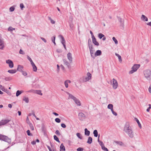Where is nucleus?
Returning a JSON list of instances; mask_svg holds the SVG:
<instances>
[{"mask_svg":"<svg viewBox=\"0 0 151 151\" xmlns=\"http://www.w3.org/2000/svg\"><path fill=\"white\" fill-rule=\"evenodd\" d=\"M123 131L125 132L131 138H133L134 137V133L132 129L130 126L129 123L126 122L124 124L123 128Z\"/></svg>","mask_w":151,"mask_h":151,"instance_id":"f257e3e1","label":"nucleus"},{"mask_svg":"<svg viewBox=\"0 0 151 151\" xmlns=\"http://www.w3.org/2000/svg\"><path fill=\"white\" fill-rule=\"evenodd\" d=\"M66 93L69 95L68 99H73L75 101V103L78 106L81 105V103L80 101L77 99L75 97H74L72 94H70L68 92H66Z\"/></svg>","mask_w":151,"mask_h":151,"instance_id":"f03ea898","label":"nucleus"},{"mask_svg":"<svg viewBox=\"0 0 151 151\" xmlns=\"http://www.w3.org/2000/svg\"><path fill=\"white\" fill-rule=\"evenodd\" d=\"M145 77L147 79L150 80L151 79V71L149 70H147L144 72Z\"/></svg>","mask_w":151,"mask_h":151,"instance_id":"7ed1b4c3","label":"nucleus"},{"mask_svg":"<svg viewBox=\"0 0 151 151\" xmlns=\"http://www.w3.org/2000/svg\"><path fill=\"white\" fill-rule=\"evenodd\" d=\"M0 140L3 141H4L7 142L9 143H10L11 140L8 137L0 134Z\"/></svg>","mask_w":151,"mask_h":151,"instance_id":"20e7f679","label":"nucleus"},{"mask_svg":"<svg viewBox=\"0 0 151 151\" xmlns=\"http://www.w3.org/2000/svg\"><path fill=\"white\" fill-rule=\"evenodd\" d=\"M140 66V65L139 64H134L132 67V70L129 72V74H131L136 71L139 68Z\"/></svg>","mask_w":151,"mask_h":151,"instance_id":"39448f33","label":"nucleus"},{"mask_svg":"<svg viewBox=\"0 0 151 151\" xmlns=\"http://www.w3.org/2000/svg\"><path fill=\"white\" fill-rule=\"evenodd\" d=\"M10 121V120L8 119L2 120L0 122V126L6 124Z\"/></svg>","mask_w":151,"mask_h":151,"instance_id":"423d86ee","label":"nucleus"},{"mask_svg":"<svg viewBox=\"0 0 151 151\" xmlns=\"http://www.w3.org/2000/svg\"><path fill=\"white\" fill-rule=\"evenodd\" d=\"M87 76H88V77H86L83 78V82H86L87 81H88L90 79H91V75L89 72H88L87 73Z\"/></svg>","mask_w":151,"mask_h":151,"instance_id":"0eeeda50","label":"nucleus"},{"mask_svg":"<svg viewBox=\"0 0 151 151\" xmlns=\"http://www.w3.org/2000/svg\"><path fill=\"white\" fill-rule=\"evenodd\" d=\"M113 80V84H112V86H113V88L115 89H116L118 86V83L117 81L115 80L114 78H113L112 79Z\"/></svg>","mask_w":151,"mask_h":151,"instance_id":"6e6552de","label":"nucleus"},{"mask_svg":"<svg viewBox=\"0 0 151 151\" xmlns=\"http://www.w3.org/2000/svg\"><path fill=\"white\" fill-rule=\"evenodd\" d=\"M6 63L9 64V67L10 68H12L14 66V64L13 62L10 60H6Z\"/></svg>","mask_w":151,"mask_h":151,"instance_id":"1a4fd4ad","label":"nucleus"},{"mask_svg":"<svg viewBox=\"0 0 151 151\" xmlns=\"http://www.w3.org/2000/svg\"><path fill=\"white\" fill-rule=\"evenodd\" d=\"M78 116L80 120H82L86 118L85 114L82 112H80L79 113Z\"/></svg>","mask_w":151,"mask_h":151,"instance_id":"9d476101","label":"nucleus"},{"mask_svg":"<svg viewBox=\"0 0 151 151\" xmlns=\"http://www.w3.org/2000/svg\"><path fill=\"white\" fill-rule=\"evenodd\" d=\"M4 47V45L3 39L0 38V49H3Z\"/></svg>","mask_w":151,"mask_h":151,"instance_id":"9b49d317","label":"nucleus"},{"mask_svg":"<svg viewBox=\"0 0 151 151\" xmlns=\"http://www.w3.org/2000/svg\"><path fill=\"white\" fill-rule=\"evenodd\" d=\"M63 61L64 64L67 66L69 69H70L71 68V66H70V64L65 59H64Z\"/></svg>","mask_w":151,"mask_h":151,"instance_id":"f8f14e48","label":"nucleus"},{"mask_svg":"<svg viewBox=\"0 0 151 151\" xmlns=\"http://www.w3.org/2000/svg\"><path fill=\"white\" fill-rule=\"evenodd\" d=\"M92 40L93 43L95 45L98 46L99 45V42L97 41L95 37L92 38Z\"/></svg>","mask_w":151,"mask_h":151,"instance_id":"ddd939ff","label":"nucleus"},{"mask_svg":"<svg viewBox=\"0 0 151 151\" xmlns=\"http://www.w3.org/2000/svg\"><path fill=\"white\" fill-rule=\"evenodd\" d=\"M67 56L68 59L70 62V63H71L72 61V58L71 53L70 52L68 53L67 54Z\"/></svg>","mask_w":151,"mask_h":151,"instance_id":"4468645a","label":"nucleus"},{"mask_svg":"<svg viewBox=\"0 0 151 151\" xmlns=\"http://www.w3.org/2000/svg\"><path fill=\"white\" fill-rule=\"evenodd\" d=\"M59 37L61 39V42L62 44H65V41L63 37L61 35H59Z\"/></svg>","mask_w":151,"mask_h":151,"instance_id":"2eb2a0df","label":"nucleus"},{"mask_svg":"<svg viewBox=\"0 0 151 151\" xmlns=\"http://www.w3.org/2000/svg\"><path fill=\"white\" fill-rule=\"evenodd\" d=\"M118 19L119 22L120 23V26L123 27L124 26V20H122L121 18L119 17H118Z\"/></svg>","mask_w":151,"mask_h":151,"instance_id":"dca6fc26","label":"nucleus"},{"mask_svg":"<svg viewBox=\"0 0 151 151\" xmlns=\"http://www.w3.org/2000/svg\"><path fill=\"white\" fill-rule=\"evenodd\" d=\"M23 68L24 67L22 65H18L17 70L19 72H21L23 71Z\"/></svg>","mask_w":151,"mask_h":151,"instance_id":"f3484780","label":"nucleus"},{"mask_svg":"<svg viewBox=\"0 0 151 151\" xmlns=\"http://www.w3.org/2000/svg\"><path fill=\"white\" fill-rule=\"evenodd\" d=\"M65 148L63 144L62 143L60 146V151H65Z\"/></svg>","mask_w":151,"mask_h":151,"instance_id":"a211bd4d","label":"nucleus"},{"mask_svg":"<svg viewBox=\"0 0 151 151\" xmlns=\"http://www.w3.org/2000/svg\"><path fill=\"white\" fill-rule=\"evenodd\" d=\"M102 52L101 50H98L96 51V52L95 53V55L96 57L97 56H100L101 55Z\"/></svg>","mask_w":151,"mask_h":151,"instance_id":"6ab92c4d","label":"nucleus"},{"mask_svg":"<svg viewBox=\"0 0 151 151\" xmlns=\"http://www.w3.org/2000/svg\"><path fill=\"white\" fill-rule=\"evenodd\" d=\"M90 134V132L87 128L85 129V134L87 136H89Z\"/></svg>","mask_w":151,"mask_h":151,"instance_id":"aec40b11","label":"nucleus"},{"mask_svg":"<svg viewBox=\"0 0 151 151\" xmlns=\"http://www.w3.org/2000/svg\"><path fill=\"white\" fill-rule=\"evenodd\" d=\"M141 19L144 21H147L148 19L147 17L144 15H142L141 17Z\"/></svg>","mask_w":151,"mask_h":151,"instance_id":"412c9836","label":"nucleus"},{"mask_svg":"<svg viewBox=\"0 0 151 151\" xmlns=\"http://www.w3.org/2000/svg\"><path fill=\"white\" fill-rule=\"evenodd\" d=\"M71 81L69 80H67L65 81L64 84L66 88H67L68 87V83H70Z\"/></svg>","mask_w":151,"mask_h":151,"instance_id":"4be33fe9","label":"nucleus"},{"mask_svg":"<svg viewBox=\"0 0 151 151\" xmlns=\"http://www.w3.org/2000/svg\"><path fill=\"white\" fill-rule=\"evenodd\" d=\"M92 142V138L91 137H89L88 138L87 143L89 144H90Z\"/></svg>","mask_w":151,"mask_h":151,"instance_id":"5701e85b","label":"nucleus"},{"mask_svg":"<svg viewBox=\"0 0 151 151\" xmlns=\"http://www.w3.org/2000/svg\"><path fill=\"white\" fill-rule=\"evenodd\" d=\"M88 47L91 54H93L94 50H93V46H91Z\"/></svg>","mask_w":151,"mask_h":151,"instance_id":"b1692460","label":"nucleus"},{"mask_svg":"<svg viewBox=\"0 0 151 151\" xmlns=\"http://www.w3.org/2000/svg\"><path fill=\"white\" fill-rule=\"evenodd\" d=\"M17 72V70L15 69L10 70L8 71V72L10 73H14Z\"/></svg>","mask_w":151,"mask_h":151,"instance_id":"393cba45","label":"nucleus"},{"mask_svg":"<svg viewBox=\"0 0 151 151\" xmlns=\"http://www.w3.org/2000/svg\"><path fill=\"white\" fill-rule=\"evenodd\" d=\"M23 92L22 91L18 90L17 91L16 93V96L17 97L19 96Z\"/></svg>","mask_w":151,"mask_h":151,"instance_id":"a878e982","label":"nucleus"},{"mask_svg":"<svg viewBox=\"0 0 151 151\" xmlns=\"http://www.w3.org/2000/svg\"><path fill=\"white\" fill-rule=\"evenodd\" d=\"M33 68V70L34 72H36L37 70V68L35 63L32 65Z\"/></svg>","mask_w":151,"mask_h":151,"instance_id":"bb28decb","label":"nucleus"},{"mask_svg":"<svg viewBox=\"0 0 151 151\" xmlns=\"http://www.w3.org/2000/svg\"><path fill=\"white\" fill-rule=\"evenodd\" d=\"M93 134L94 136L97 137L98 136V133L97 130L96 129L94 130L93 132Z\"/></svg>","mask_w":151,"mask_h":151,"instance_id":"cd10ccee","label":"nucleus"},{"mask_svg":"<svg viewBox=\"0 0 151 151\" xmlns=\"http://www.w3.org/2000/svg\"><path fill=\"white\" fill-rule=\"evenodd\" d=\"M23 100L25 101L27 103H28L29 101V99L28 97H24L23 98Z\"/></svg>","mask_w":151,"mask_h":151,"instance_id":"c85d7f7f","label":"nucleus"},{"mask_svg":"<svg viewBox=\"0 0 151 151\" xmlns=\"http://www.w3.org/2000/svg\"><path fill=\"white\" fill-rule=\"evenodd\" d=\"M135 120L136 121L139 127L141 128L142 127L141 125V124L140 123L138 119L136 118H135Z\"/></svg>","mask_w":151,"mask_h":151,"instance_id":"c756f323","label":"nucleus"},{"mask_svg":"<svg viewBox=\"0 0 151 151\" xmlns=\"http://www.w3.org/2000/svg\"><path fill=\"white\" fill-rule=\"evenodd\" d=\"M88 47L90 46H93V45L91 43V41L90 39H89L88 40Z\"/></svg>","mask_w":151,"mask_h":151,"instance_id":"7c9ffc66","label":"nucleus"},{"mask_svg":"<svg viewBox=\"0 0 151 151\" xmlns=\"http://www.w3.org/2000/svg\"><path fill=\"white\" fill-rule=\"evenodd\" d=\"M41 128L42 132L44 133H45L46 132V129L45 126L44 125H42Z\"/></svg>","mask_w":151,"mask_h":151,"instance_id":"2f4dec72","label":"nucleus"},{"mask_svg":"<svg viewBox=\"0 0 151 151\" xmlns=\"http://www.w3.org/2000/svg\"><path fill=\"white\" fill-rule=\"evenodd\" d=\"M55 36L54 35L52 37V42L54 43L55 45H56V43L55 42Z\"/></svg>","mask_w":151,"mask_h":151,"instance_id":"473e14b6","label":"nucleus"},{"mask_svg":"<svg viewBox=\"0 0 151 151\" xmlns=\"http://www.w3.org/2000/svg\"><path fill=\"white\" fill-rule=\"evenodd\" d=\"M76 135L77 137L80 139H82L83 137L81 134L79 133H76Z\"/></svg>","mask_w":151,"mask_h":151,"instance_id":"72a5a7b5","label":"nucleus"},{"mask_svg":"<svg viewBox=\"0 0 151 151\" xmlns=\"http://www.w3.org/2000/svg\"><path fill=\"white\" fill-rule=\"evenodd\" d=\"M53 137H54V139L55 140H56V141H57L58 142H60V141L59 140L58 138L57 137V136L56 135H54L53 136Z\"/></svg>","mask_w":151,"mask_h":151,"instance_id":"f704fd0d","label":"nucleus"},{"mask_svg":"<svg viewBox=\"0 0 151 151\" xmlns=\"http://www.w3.org/2000/svg\"><path fill=\"white\" fill-rule=\"evenodd\" d=\"M98 37L100 39H101L103 37H104V35L102 33H100L98 34Z\"/></svg>","mask_w":151,"mask_h":151,"instance_id":"c9c22d12","label":"nucleus"},{"mask_svg":"<svg viewBox=\"0 0 151 151\" xmlns=\"http://www.w3.org/2000/svg\"><path fill=\"white\" fill-rule=\"evenodd\" d=\"M108 108L111 110L113 109V105L111 104H109L108 106Z\"/></svg>","mask_w":151,"mask_h":151,"instance_id":"e433bc0d","label":"nucleus"},{"mask_svg":"<svg viewBox=\"0 0 151 151\" xmlns=\"http://www.w3.org/2000/svg\"><path fill=\"white\" fill-rule=\"evenodd\" d=\"M27 59L30 61L31 64L32 65L34 63L33 62L31 58L28 56H27Z\"/></svg>","mask_w":151,"mask_h":151,"instance_id":"4c0bfd02","label":"nucleus"},{"mask_svg":"<svg viewBox=\"0 0 151 151\" xmlns=\"http://www.w3.org/2000/svg\"><path fill=\"white\" fill-rule=\"evenodd\" d=\"M115 142L117 144L119 145H122L123 143L121 141H115Z\"/></svg>","mask_w":151,"mask_h":151,"instance_id":"58836bf2","label":"nucleus"},{"mask_svg":"<svg viewBox=\"0 0 151 151\" xmlns=\"http://www.w3.org/2000/svg\"><path fill=\"white\" fill-rule=\"evenodd\" d=\"M15 9L14 6L11 7L9 8V11L10 12H12L14 11Z\"/></svg>","mask_w":151,"mask_h":151,"instance_id":"ea45409f","label":"nucleus"},{"mask_svg":"<svg viewBox=\"0 0 151 151\" xmlns=\"http://www.w3.org/2000/svg\"><path fill=\"white\" fill-rule=\"evenodd\" d=\"M72 20H71L72 22L70 23H69V25H70V27L71 29H73V24L72 23Z\"/></svg>","mask_w":151,"mask_h":151,"instance_id":"a19ab883","label":"nucleus"},{"mask_svg":"<svg viewBox=\"0 0 151 151\" xmlns=\"http://www.w3.org/2000/svg\"><path fill=\"white\" fill-rule=\"evenodd\" d=\"M5 80L6 81H9L12 79V78L11 77H6L4 78Z\"/></svg>","mask_w":151,"mask_h":151,"instance_id":"79ce46f5","label":"nucleus"},{"mask_svg":"<svg viewBox=\"0 0 151 151\" xmlns=\"http://www.w3.org/2000/svg\"><path fill=\"white\" fill-rule=\"evenodd\" d=\"M112 40L114 41L115 43L116 44H118V41L114 37H113Z\"/></svg>","mask_w":151,"mask_h":151,"instance_id":"37998d69","label":"nucleus"},{"mask_svg":"<svg viewBox=\"0 0 151 151\" xmlns=\"http://www.w3.org/2000/svg\"><path fill=\"white\" fill-rule=\"evenodd\" d=\"M48 19L49 20H50V22L52 24H54L55 23V21L52 20L50 17H48Z\"/></svg>","mask_w":151,"mask_h":151,"instance_id":"c03bdc74","label":"nucleus"},{"mask_svg":"<svg viewBox=\"0 0 151 151\" xmlns=\"http://www.w3.org/2000/svg\"><path fill=\"white\" fill-rule=\"evenodd\" d=\"M101 148H102V149L104 151H108V149L105 147L104 145V146H102V147H101Z\"/></svg>","mask_w":151,"mask_h":151,"instance_id":"a18cd8bd","label":"nucleus"},{"mask_svg":"<svg viewBox=\"0 0 151 151\" xmlns=\"http://www.w3.org/2000/svg\"><path fill=\"white\" fill-rule=\"evenodd\" d=\"M27 135L28 136H32V134L30 133V131L29 130H27Z\"/></svg>","mask_w":151,"mask_h":151,"instance_id":"49530a36","label":"nucleus"},{"mask_svg":"<svg viewBox=\"0 0 151 151\" xmlns=\"http://www.w3.org/2000/svg\"><path fill=\"white\" fill-rule=\"evenodd\" d=\"M20 7L21 9L22 10H23V8L24 7V4L22 3L20 4Z\"/></svg>","mask_w":151,"mask_h":151,"instance_id":"de8ad7c7","label":"nucleus"},{"mask_svg":"<svg viewBox=\"0 0 151 151\" xmlns=\"http://www.w3.org/2000/svg\"><path fill=\"white\" fill-rule=\"evenodd\" d=\"M29 126L30 127V129L32 130H34V127H33L32 124L30 123V124H29Z\"/></svg>","mask_w":151,"mask_h":151,"instance_id":"09e8293b","label":"nucleus"},{"mask_svg":"<svg viewBox=\"0 0 151 151\" xmlns=\"http://www.w3.org/2000/svg\"><path fill=\"white\" fill-rule=\"evenodd\" d=\"M21 72H22V75L24 76H26L27 75V73L26 71L23 70Z\"/></svg>","mask_w":151,"mask_h":151,"instance_id":"8fccbe9b","label":"nucleus"},{"mask_svg":"<svg viewBox=\"0 0 151 151\" xmlns=\"http://www.w3.org/2000/svg\"><path fill=\"white\" fill-rule=\"evenodd\" d=\"M55 121L56 122L58 123L60 122L61 121L60 119L58 118H56L55 119Z\"/></svg>","mask_w":151,"mask_h":151,"instance_id":"3c124183","label":"nucleus"},{"mask_svg":"<svg viewBox=\"0 0 151 151\" xmlns=\"http://www.w3.org/2000/svg\"><path fill=\"white\" fill-rule=\"evenodd\" d=\"M55 133L56 134L59 136L60 135V132L58 130H56V131L55 132Z\"/></svg>","mask_w":151,"mask_h":151,"instance_id":"603ef678","label":"nucleus"},{"mask_svg":"<svg viewBox=\"0 0 151 151\" xmlns=\"http://www.w3.org/2000/svg\"><path fill=\"white\" fill-rule=\"evenodd\" d=\"M111 110V112H112V114H113L115 116H117V113L116 112H115V111H114V110H113V109H112Z\"/></svg>","mask_w":151,"mask_h":151,"instance_id":"864d4df0","label":"nucleus"},{"mask_svg":"<svg viewBox=\"0 0 151 151\" xmlns=\"http://www.w3.org/2000/svg\"><path fill=\"white\" fill-rule=\"evenodd\" d=\"M83 148L82 147H79L77 149V151H83Z\"/></svg>","mask_w":151,"mask_h":151,"instance_id":"5fc2aeb1","label":"nucleus"},{"mask_svg":"<svg viewBox=\"0 0 151 151\" xmlns=\"http://www.w3.org/2000/svg\"><path fill=\"white\" fill-rule=\"evenodd\" d=\"M149 107L147 109V112H149L150 111V109H151V104H149Z\"/></svg>","mask_w":151,"mask_h":151,"instance_id":"6e6d98bb","label":"nucleus"},{"mask_svg":"<svg viewBox=\"0 0 151 151\" xmlns=\"http://www.w3.org/2000/svg\"><path fill=\"white\" fill-rule=\"evenodd\" d=\"M37 91V93L38 94H39L40 95H42V93L41 92V91L40 90L39 91Z\"/></svg>","mask_w":151,"mask_h":151,"instance_id":"4d7b16f0","label":"nucleus"},{"mask_svg":"<svg viewBox=\"0 0 151 151\" xmlns=\"http://www.w3.org/2000/svg\"><path fill=\"white\" fill-rule=\"evenodd\" d=\"M118 58L119 61L120 62H122V59L121 56L119 55V56H118Z\"/></svg>","mask_w":151,"mask_h":151,"instance_id":"13d9d810","label":"nucleus"},{"mask_svg":"<svg viewBox=\"0 0 151 151\" xmlns=\"http://www.w3.org/2000/svg\"><path fill=\"white\" fill-rule=\"evenodd\" d=\"M61 126L63 128H65L66 127V125L64 123H62L61 124Z\"/></svg>","mask_w":151,"mask_h":151,"instance_id":"bf43d9fd","label":"nucleus"},{"mask_svg":"<svg viewBox=\"0 0 151 151\" xmlns=\"http://www.w3.org/2000/svg\"><path fill=\"white\" fill-rule=\"evenodd\" d=\"M99 143L100 145L101 146V147H102V146H103L104 145V144L103 143V142H102L101 141V142H99Z\"/></svg>","mask_w":151,"mask_h":151,"instance_id":"052dcab7","label":"nucleus"},{"mask_svg":"<svg viewBox=\"0 0 151 151\" xmlns=\"http://www.w3.org/2000/svg\"><path fill=\"white\" fill-rule=\"evenodd\" d=\"M90 32L91 34V35L92 38L94 37H95L94 36L92 32V31L90 30Z\"/></svg>","mask_w":151,"mask_h":151,"instance_id":"680f3d73","label":"nucleus"},{"mask_svg":"<svg viewBox=\"0 0 151 151\" xmlns=\"http://www.w3.org/2000/svg\"><path fill=\"white\" fill-rule=\"evenodd\" d=\"M60 70V66L58 65H57V71L58 73L59 72Z\"/></svg>","mask_w":151,"mask_h":151,"instance_id":"e2e57ef3","label":"nucleus"},{"mask_svg":"<svg viewBox=\"0 0 151 151\" xmlns=\"http://www.w3.org/2000/svg\"><path fill=\"white\" fill-rule=\"evenodd\" d=\"M19 53L20 54H24V52L21 49H20V50H19Z\"/></svg>","mask_w":151,"mask_h":151,"instance_id":"0e129e2a","label":"nucleus"},{"mask_svg":"<svg viewBox=\"0 0 151 151\" xmlns=\"http://www.w3.org/2000/svg\"><path fill=\"white\" fill-rule=\"evenodd\" d=\"M60 67L63 70H65V68L64 66L62 64L60 65Z\"/></svg>","mask_w":151,"mask_h":151,"instance_id":"69168bd1","label":"nucleus"},{"mask_svg":"<svg viewBox=\"0 0 151 151\" xmlns=\"http://www.w3.org/2000/svg\"><path fill=\"white\" fill-rule=\"evenodd\" d=\"M41 39L45 42H47L46 40L43 37H41Z\"/></svg>","mask_w":151,"mask_h":151,"instance_id":"338daca9","label":"nucleus"},{"mask_svg":"<svg viewBox=\"0 0 151 151\" xmlns=\"http://www.w3.org/2000/svg\"><path fill=\"white\" fill-rule=\"evenodd\" d=\"M148 91H149V92L150 93H151V85L149 87V88Z\"/></svg>","mask_w":151,"mask_h":151,"instance_id":"774afa93","label":"nucleus"}]
</instances>
